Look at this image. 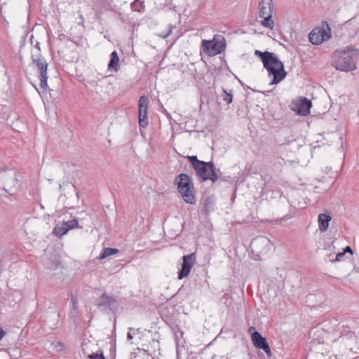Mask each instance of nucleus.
<instances>
[{
  "mask_svg": "<svg viewBox=\"0 0 359 359\" xmlns=\"http://www.w3.org/2000/svg\"><path fill=\"white\" fill-rule=\"evenodd\" d=\"M255 55L261 60L269 75L273 76L271 85L278 84L285 78L287 73L285 71L283 63L275 53L256 50Z\"/></svg>",
  "mask_w": 359,
  "mask_h": 359,
  "instance_id": "nucleus-1",
  "label": "nucleus"
},
{
  "mask_svg": "<svg viewBox=\"0 0 359 359\" xmlns=\"http://www.w3.org/2000/svg\"><path fill=\"white\" fill-rule=\"evenodd\" d=\"M359 58V51L347 46L338 49L332 55V65L341 72H351L356 69V62Z\"/></svg>",
  "mask_w": 359,
  "mask_h": 359,
  "instance_id": "nucleus-2",
  "label": "nucleus"
},
{
  "mask_svg": "<svg viewBox=\"0 0 359 359\" xmlns=\"http://www.w3.org/2000/svg\"><path fill=\"white\" fill-rule=\"evenodd\" d=\"M175 183L177 185V191L184 201L191 205L195 204L196 198L193 193L194 188L189 176L187 174L181 173L175 177Z\"/></svg>",
  "mask_w": 359,
  "mask_h": 359,
  "instance_id": "nucleus-3",
  "label": "nucleus"
},
{
  "mask_svg": "<svg viewBox=\"0 0 359 359\" xmlns=\"http://www.w3.org/2000/svg\"><path fill=\"white\" fill-rule=\"evenodd\" d=\"M196 175L203 181L215 182L218 180L216 169L212 162L201 161L194 169Z\"/></svg>",
  "mask_w": 359,
  "mask_h": 359,
  "instance_id": "nucleus-4",
  "label": "nucleus"
},
{
  "mask_svg": "<svg viewBox=\"0 0 359 359\" xmlns=\"http://www.w3.org/2000/svg\"><path fill=\"white\" fill-rule=\"evenodd\" d=\"M224 39L217 40L215 38L212 41L203 39L202 41V48L204 53L208 56H215L222 53L225 49Z\"/></svg>",
  "mask_w": 359,
  "mask_h": 359,
  "instance_id": "nucleus-5",
  "label": "nucleus"
},
{
  "mask_svg": "<svg viewBox=\"0 0 359 359\" xmlns=\"http://www.w3.org/2000/svg\"><path fill=\"white\" fill-rule=\"evenodd\" d=\"M33 62L36 64L38 71L39 72L40 86L43 89H46L48 87L47 83V68L48 63L46 60L40 55H32Z\"/></svg>",
  "mask_w": 359,
  "mask_h": 359,
  "instance_id": "nucleus-6",
  "label": "nucleus"
},
{
  "mask_svg": "<svg viewBox=\"0 0 359 359\" xmlns=\"http://www.w3.org/2000/svg\"><path fill=\"white\" fill-rule=\"evenodd\" d=\"M330 29H327L322 27L314 28L309 34L310 42L313 45L321 44L324 41H327L330 38Z\"/></svg>",
  "mask_w": 359,
  "mask_h": 359,
  "instance_id": "nucleus-7",
  "label": "nucleus"
},
{
  "mask_svg": "<svg viewBox=\"0 0 359 359\" xmlns=\"http://www.w3.org/2000/svg\"><path fill=\"white\" fill-rule=\"evenodd\" d=\"M3 178L4 181L3 190L11 196L15 195L18 189V180L15 172L10 171L4 173Z\"/></svg>",
  "mask_w": 359,
  "mask_h": 359,
  "instance_id": "nucleus-8",
  "label": "nucleus"
},
{
  "mask_svg": "<svg viewBox=\"0 0 359 359\" xmlns=\"http://www.w3.org/2000/svg\"><path fill=\"white\" fill-rule=\"evenodd\" d=\"M183 262L182 269L178 272V279L182 278L189 276L191 272V268L195 262V255L194 253L183 256Z\"/></svg>",
  "mask_w": 359,
  "mask_h": 359,
  "instance_id": "nucleus-9",
  "label": "nucleus"
},
{
  "mask_svg": "<svg viewBox=\"0 0 359 359\" xmlns=\"http://www.w3.org/2000/svg\"><path fill=\"white\" fill-rule=\"evenodd\" d=\"M117 301L113 297L103 294L96 301L97 306L100 308L103 311L108 312L111 311L115 309Z\"/></svg>",
  "mask_w": 359,
  "mask_h": 359,
  "instance_id": "nucleus-10",
  "label": "nucleus"
},
{
  "mask_svg": "<svg viewBox=\"0 0 359 359\" xmlns=\"http://www.w3.org/2000/svg\"><path fill=\"white\" fill-rule=\"evenodd\" d=\"M252 341L257 348L262 349L268 355H271L270 346L266 339L263 337L257 331L252 332Z\"/></svg>",
  "mask_w": 359,
  "mask_h": 359,
  "instance_id": "nucleus-11",
  "label": "nucleus"
},
{
  "mask_svg": "<svg viewBox=\"0 0 359 359\" xmlns=\"http://www.w3.org/2000/svg\"><path fill=\"white\" fill-rule=\"evenodd\" d=\"M139 125L142 128L147 127V100L145 96H141L138 101Z\"/></svg>",
  "mask_w": 359,
  "mask_h": 359,
  "instance_id": "nucleus-12",
  "label": "nucleus"
},
{
  "mask_svg": "<svg viewBox=\"0 0 359 359\" xmlns=\"http://www.w3.org/2000/svg\"><path fill=\"white\" fill-rule=\"evenodd\" d=\"M312 106L311 101L306 97H301L296 104V108L293 109L301 116H307L310 114V109Z\"/></svg>",
  "mask_w": 359,
  "mask_h": 359,
  "instance_id": "nucleus-13",
  "label": "nucleus"
},
{
  "mask_svg": "<svg viewBox=\"0 0 359 359\" xmlns=\"http://www.w3.org/2000/svg\"><path fill=\"white\" fill-rule=\"evenodd\" d=\"M259 17L271 15L273 12L272 0H262L259 6Z\"/></svg>",
  "mask_w": 359,
  "mask_h": 359,
  "instance_id": "nucleus-14",
  "label": "nucleus"
},
{
  "mask_svg": "<svg viewBox=\"0 0 359 359\" xmlns=\"http://www.w3.org/2000/svg\"><path fill=\"white\" fill-rule=\"evenodd\" d=\"M331 219L332 217L329 214H319L318 219L319 230L322 232L327 231L329 227V222Z\"/></svg>",
  "mask_w": 359,
  "mask_h": 359,
  "instance_id": "nucleus-15",
  "label": "nucleus"
},
{
  "mask_svg": "<svg viewBox=\"0 0 359 359\" xmlns=\"http://www.w3.org/2000/svg\"><path fill=\"white\" fill-rule=\"evenodd\" d=\"M119 57L116 50H114L110 55V60L108 64V70H113L117 72L119 70Z\"/></svg>",
  "mask_w": 359,
  "mask_h": 359,
  "instance_id": "nucleus-16",
  "label": "nucleus"
},
{
  "mask_svg": "<svg viewBox=\"0 0 359 359\" xmlns=\"http://www.w3.org/2000/svg\"><path fill=\"white\" fill-rule=\"evenodd\" d=\"M68 231L69 229L67 228V224L62 222V224H58L55 226V227L53 229V233L57 237L61 238Z\"/></svg>",
  "mask_w": 359,
  "mask_h": 359,
  "instance_id": "nucleus-17",
  "label": "nucleus"
},
{
  "mask_svg": "<svg viewBox=\"0 0 359 359\" xmlns=\"http://www.w3.org/2000/svg\"><path fill=\"white\" fill-rule=\"evenodd\" d=\"M118 252V250L116 248H105L102 250V252L98 258L99 259H104L107 257L114 255Z\"/></svg>",
  "mask_w": 359,
  "mask_h": 359,
  "instance_id": "nucleus-18",
  "label": "nucleus"
},
{
  "mask_svg": "<svg viewBox=\"0 0 359 359\" xmlns=\"http://www.w3.org/2000/svg\"><path fill=\"white\" fill-rule=\"evenodd\" d=\"M271 17V15H266L263 17H261L263 18L261 21V25L265 27L272 29L273 28L274 22L272 20Z\"/></svg>",
  "mask_w": 359,
  "mask_h": 359,
  "instance_id": "nucleus-19",
  "label": "nucleus"
},
{
  "mask_svg": "<svg viewBox=\"0 0 359 359\" xmlns=\"http://www.w3.org/2000/svg\"><path fill=\"white\" fill-rule=\"evenodd\" d=\"M222 94L221 95L222 100L226 102L227 104H231L233 101L232 90L227 91L224 88H222Z\"/></svg>",
  "mask_w": 359,
  "mask_h": 359,
  "instance_id": "nucleus-20",
  "label": "nucleus"
},
{
  "mask_svg": "<svg viewBox=\"0 0 359 359\" xmlns=\"http://www.w3.org/2000/svg\"><path fill=\"white\" fill-rule=\"evenodd\" d=\"M144 8V2L140 0H135L131 4V8L133 11L135 12H141L142 10Z\"/></svg>",
  "mask_w": 359,
  "mask_h": 359,
  "instance_id": "nucleus-21",
  "label": "nucleus"
},
{
  "mask_svg": "<svg viewBox=\"0 0 359 359\" xmlns=\"http://www.w3.org/2000/svg\"><path fill=\"white\" fill-rule=\"evenodd\" d=\"M64 223L67 224L69 231L74 228H82L81 226H79L77 219L69 220L67 222H64Z\"/></svg>",
  "mask_w": 359,
  "mask_h": 359,
  "instance_id": "nucleus-22",
  "label": "nucleus"
},
{
  "mask_svg": "<svg viewBox=\"0 0 359 359\" xmlns=\"http://www.w3.org/2000/svg\"><path fill=\"white\" fill-rule=\"evenodd\" d=\"M187 158L189 161L191 163L193 168L194 169L199 163L202 161L198 160L196 156H188Z\"/></svg>",
  "mask_w": 359,
  "mask_h": 359,
  "instance_id": "nucleus-23",
  "label": "nucleus"
},
{
  "mask_svg": "<svg viewBox=\"0 0 359 359\" xmlns=\"http://www.w3.org/2000/svg\"><path fill=\"white\" fill-rule=\"evenodd\" d=\"M269 243V240L268 238H266V237H260V238L253 239V241H252V245H255L257 243H261V244L265 245Z\"/></svg>",
  "mask_w": 359,
  "mask_h": 359,
  "instance_id": "nucleus-24",
  "label": "nucleus"
},
{
  "mask_svg": "<svg viewBox=\"0 0 359 359\" xmlns=\"http://www.w3.org/2000/svg\"><path fill=\"white\" fill-rule=\"evenodd\" d=\"M71 302H72V309H73L74 311H77L78 310V299L75 295H72Z\"/></svg>",
  "mask_w": 359,
  "mask_h": 359,
  "instance_id": "nucleus-25",
  "label": "nucleus"
},
{
  "mask_svg": "<svg viewBox=\"0 0 359 359\" xmlns=\"http://www.w3.org/2000/svg\"><path fill=\"white\" fill-rule=\"evenodd\" d=\"M172 27L171 25H170L168 32L166 33L159 34V36L163 39H166L172 34Z\"/></svg>",
  "mask_w": 359,
  "mask_h": 359,
  "instance_id": "nucleus-26",
  "label": "nucleus"
},
{
  "mask_svg": "<svg viewBox=\"0 0 359 359\" xmlns=\"http://www.w3.org/2000/svg\"><path fill=\"white\" fill-rule=\"evenodd\" d=\"M90 359H105L103 353H92L88 356Z\"/></svg>",
  "mask_w": 359,
  "mask_h": 359,
  "instance_id": "nucleus-27",
  "label": "nucleus"
},
{
  "mask_svg": "<svg viewBox=\"0 0 359 359\" xmlns=\"http://www.w3.org/2000/svg\"><path fill=\"white\" fill-rule=\"evenodd\" d=\"M345 256V253L344 252H339L337 255H336V261L337 262H340L343 259V258Z\"/></svg>",
  "mask_w": 359,
  "mask_h": 359,
  "instance_id": "nucleus-28",
  "label": "nucleus"
},
{
  "mask_svg": "<svg viewBox=\"0 0 359 359\" xmlns=\"http://www.w3.org/2000/svg\"><path fill=\"white\" fill-rule=\"evenodd\" d=\"M69 316L71 318H76L77 317V311H74L73 309H71Z\"/></svg>",
  "mask_w": 359,
  "mask_h": 359,
  "instance_id": "nucleus-29",
  "label": "nucleus"
},
{
  "mask_svg": "<svg viewBox=\"0 0 359 359\" xmlns=\"http://www.w3.org/2000/svg\"><path fill=\"white\" fill-rule=\"evenodd\" d=\"M344 252H349L351 255L353 254L352 249L350 246H346L345 248L344 249Z\"/></svg>",
  "mask_w": 359,
  "mask_h": 359,
  "instance_id": "nucleus-30",
  "label": "nucleus"
},
{
  "mask_svg": "<svg viewBox=\"0 0 359 359\" xmlns=\"http://www.w3.org/2000/svg\"><path fill=\"white\" fill-rule=\"evenodd\" d=\"M59 264V262L57 261H56L54 264H53V266H48V264L47 263H46V266L48 267V268H52L53 269H56L57 267V265Z\"/></svg>",
  "mask_w": 359,
  "mask_h": 359,
  "instance_id": "nucleus-31",
  "label": "nucleus"
},
{
  "mask_svg": "<svg viewBox=\"0 0 359 359\" xmlns=\"http://www.w3.org/2000/svg\"><path fill=\"white\" fill-rule=\"evenodd\" d=\"M129 330L133 335L140 333V329L135 330L134 328H129Z\"/></svg>",
  "mask_w": 359,
  "mask_h": 359,
  "instance_id": "nucleus-32",
  "label": "nucleus"
},
{
  "mask_svg": "<svg viewBox=\"0 0 359 359\" xmlns=\"http://www.w3.org/2000/svg\"><path fill=\"white\" fill-rule=\"evenodd\" d=\"M127 338L128 339H132L133 338V334L130 331L128 332L127 334Z\"/></svg>",
  "mask_w": 359,
  "mask_h": 359,
  "instance_id": "nucleus-33",
  "label": "nucleus"
},
{
  "mask_svg": "<svg viewBox=\"0 0 359 359\" xmlns=\"http://www.w3.org/2000/svg\"><path fill=\"white\" fill-rule=\"evenodd\" d=\"M256 331V329L255 327H250L249 329H248V332L252 334V332Z\"/></svg>",
  "mask_w": 359,
  "mask_h": 359,
  "instance_id": "nucleus-34",
  "label": "nucleus"
},
{
  "mask_svg": "<svg viewBox=\"0 0 359 359\" xmlns=\"http://www.w3.org/2000/svg\"><path fill=\"white\" fill-rule=\"evenodd\" d=\"M6 24L8 25V22L6 20H1V27H4V26H6Z\"/></svg>",
  "mask_w": 359,
  "mask_h": 359,
  "instance_id": "nucleus-35",
  "label": "nucleus"
},
{
  "mask_svg": "<svg viewBox=\"0 0 359 359\" xmlns=\"http://www.w3.org/2000/svg\"><path fill=\"white\" fill-rule=\"evenodd\" d=\"M35 48L38 49L39 51L41 50V48H40V44L37 41L36 45H35Z\"/></svg>",
  "mask_w": 359,
  "mask_h": 359,
  "instance_id": "nucleus-36",
  "label": "nucleus"
},
{
  "mask_svg": "<svg viewBox=\"0 0 359 359\" xmlns=\"http://www.w3.org/2000/svg\"><path fill=\"white\" fill-rule=\"evenodd\" d=\"M209 209H210V207L208 205V204H205V210H204L205 213H208V212L209 211Z\"/></svg>",
  "mask_w": 359,
  "mask_h": 359,
  "instance_id": "nucleus-37",
  "label": "nucleus"
},
{
  "mask_svg": "<svg viewBox=\"0 0 359 359\" xmlns=\"http://www.w3.org/2000/svg\"><path fill=\"white\" fill-rule=\"evenodd\" d=\"M5 331L4 330L1 329V339L5 336Z\"/></svg>",
  "mask_w": 359,
  "mask_h": 359,
  "instance_id": "nucleus-38",
  "label": "nucleus"
}]
</instances>
